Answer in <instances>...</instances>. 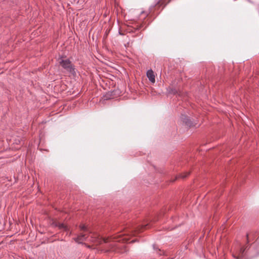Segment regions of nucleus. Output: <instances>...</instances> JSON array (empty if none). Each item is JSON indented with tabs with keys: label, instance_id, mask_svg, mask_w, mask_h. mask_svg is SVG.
Instances as JSON below:
<instances>
[{
	"label": "nucleus",
	"instance_id": "1",
	"mask_svg": "<svg viewBox=\"0 0 259 259\" xmlns=\"http://www.w3.org/2000/svg\"><path fill=\"white\" fill-rule=\"evenodd\" d=\"M58 62L67 71L72 74L75 72L74 66L69 59H64L62 57H61L58 59Z\"/></svg>",
	"mask_w": 259,
	"mask_h": 259
},
{
	"label": "nucleus",
	"instance_id": "2",
	"mask_svg": "<svg viewBox=\"0 0 259 259\" xmlns=\"http://www.w3.org/2000/svg\"><path fill=\"white\" fill-rule=\"evenodd\" d=\"M111 241L114 242L123 241V242H128L129 241V238L127 236H125V234H122L112 238H103L101 241L107 243Z\"/></svg>",
	"mask_w": 259,
	"mask_h": 259
},
{
	"label": "nucleus",
	"instance_id": "3",
	"mask_svg": "<svg viewBox=\"0 0 259 259\" xmlns=\"http://www.w3.org/2000/svg\"><path fill=\"white\" fill-rule=\"evenodd\" d=\"M147 76L148 78L149 81L152 83H155V74L154 72L152 69L148 70L147 72Z\"/></svg>",
	"mask_w": 259,
	"mask_h": 259
},
{
	"label": "nucleus",
	"instance_id": "4",
	"mask_svg": "<svg viewBox=\"0 0 259 259\" xmlns=\"http://www.w3.org/2000/svg\"><path fill=\"white\" fill-rule=\"evenodd\" d=\"M87 238V237L86 236V234H81L80 235H79L77 237H76L75 239V240L76 242H77L79 243H80L82 241L85 240Z\"/></svg>",
	"mask_w": 259,
	"mask_h": 259
},
{
	"label": "nucleus",
	"instance_id": "5",
	"mask_svg": "<svg viewBox=\"0 0 259 259\" xmlns=\"http://www.w3.org/2000/svg\"><path fill=\"white\" fill-rule=\"evenodd\" d=\"M182 118L183 120V122H185L187 125L190 126L191 125L190 121L185 116L182 115Z\"/></svg>",
	"mask_w": 259,
	"mask_h": 259
},
{
	"label": "nucleus",
	"instance_id": "6",
	"mask_svg": "<svg viewBox=\"0 0 259 259\" xmlns=\"http://www.w3.org/2000/svg\"><path fill=\"white\" fill-rule=\"evenodd\" d=\"M79 227H80V229L81 230L85 231V232H88L90 233H91V232L89 231V229L87 228V227L84 225H80Z\"/></svg>",
	"mask_w": 259,
	"mask_h": 259
},
{
	"label": "nucleus",
	"instance_id": "7",
	"mask_svg": "<svg viewBox=\"0 0 259 259\" xmlns=\"http://www.w3.org/2000/svg\"><path fill=\"white\" fill-rule=\"evenodd\" d=\"M245 251V249L243 248H240L239 250V254L241 256L243 255L244 252Z\"/></svg>",
	"mask_w": 259,
	"mask_h": 259
},
{
	"label": "nucleus",
	"instance_id": "8",
	"mask_svg": "<svg viewBox=\"0 0 259 259\" xmlns=\"http://www.w3.org/2000/svg\"><path fill=\"white\" fill-rule=\"evenodd\" d=\"M189 174H190L189 172H186L184 174L182 175L181 177L182 178H185L187 177Z\"/></svg>",
	"mask_w": 259,
	"mask_h": 259
},
{
	"label": "nucleus",
	"instance_id": "9",
	"mask_svg": "<svg viewBox=\"0 0 259 259\" xmlns=\"http://www.w3.org/2000/svg\"><path fill=\"white\" fill-rule=\"evenodd\" d=\"M59 227L60 228H62V229H64L65 230H67V226L66 225H65L64 224H61L59 225Z\"/></svg>",
	"mask_w": 259,
	"mask_h": 259
},
{
	"label": "nucleus",
	"instance_id": "10",
	"mask_svg": "<svg viewBox=\"0 0 259 259\" xmlns=\"http://www.w3.org/2000/svg\"><path fill=\"white\" fill-rule=\"evenodd\" d=\"M137 231H139L138 230H135L134 232H132V234L133 235H135Z\"/></svg>",
	"mask_w": 259,
	"mask_h": 259
},
{
	"label": "nucleus",
	"instance_id": "11",
	"mask_svg": "<svg viewBox=\"0 0 259 259\" xmlns=\"http://www.w3.org/2000/svg\"><path fill=\"white\" fill-rule=\"evenodd\" d=\"M134 241H135V240H132L131 242H134Z\"/></svg>",
	"mask_w": 259,
	"mask_h": 259
},
{
	"label": "nucleus",
	"instance_id": "12",
	"mask_svg": "<svg viewBox=\"0 0 259 259\" xmlns=\"http://www.w3.org/2000/svg\"><path fill=\"white\" fill-rule=\"evenodd\" d=\"M174 94H175L176 93V91H174V92H172Z\"/></svg>",
	"mask_w": 259,
	"mask_h": 259
}]
</instances>
